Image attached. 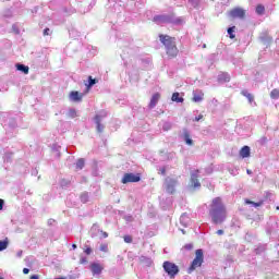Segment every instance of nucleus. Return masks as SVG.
I'll return each mask as SVG.
<instances>
[{
    "instance_id": "51",
    "label": "nucleus",
    "mask_w": 279,
    "mask_h": 279,
    "mask_svg": "<svg viewBox=\"0 0 279 279\" xmlns=\"http://www.w3.org/2000/svg\"><path fill=\"white\" fill-rule=\"evenodd\" d=\"M247 173L250 174V173H252V171H251V170H247Z\"/></svg>"
},
{
    "instance_id": "46",
    "label": "nucleus",
    "mask_w": 279,
    "mask_h": 279,
    "mask_svg": "<svg viewBox=\"0 0 279 279\" xmlns=\"http://www.w3.org/2000/svg\"><path fill=\"white\" fill-rule=\"evenodd\" d=\"M72 247H73V250H76V248H77V245L73 244Z\"/></svg>"
},
{
    "instance_id": "8",
    "label": "nucleus",
    "mask_w": 279,
    "mask_h": 279,
    "mask_svg": "<svg viewBox=\"0 0 279 279\" xmlns=\"http://www.w3.org/2000/svg\"><path fill=\"white\" fill-rule=\"evenodd\" d=\"M154 21L157 25H165L166 23H171V17L169 15H156Z\"/></svg>"
},
{
    "instance_id": "34",
    "label": "nucleus",
    "mask_w": 279,
    "mask_h": 279,
    "mask_svg": "<svg viewBox=\"0 0 279 279\" xmlns=\"http://www.w3.org/2000/svg\"><path fill=\"white\" fill-rule=\"evenodd\" d=\"M100 252H108V244H101Z\"/></svg>"
},
{
    "instance_id": "40",
    "label": "nucleus",
    "mask_w": 279,
    "mask_h": 279,
    "mask_svg": "<svg viewBox=\"0 0 279 279\" xmlns=\"http://www.w3.org/2000/svg\"><path fill=\"white\" fill-rule=\"evenodd\" d=\"M16 256H17V258H21V256H23V251H19V252L16 253Z\"/></svg>"
},
{
    "instance_id": "48",
    "label": "nucleus",
    "mask_w": 279,
    "mask_h": 279,
    "mask_svg": "<svg viewBox=\"0 0 279 279\" xmlns=\"http://www.w3.org/2000/svg\"><path fill=\"white\" fill-rule=\"evenodd\" d=\"M161 173L165 174V169H161Z\"/></svg>"
},
{
    "instance_id": "54",
    "label": "nucleus",
    "mask_w": 279,
    "mask_h": 279,
    "mask_svg": "<svg viewBox=\"0 0 279 279\" xmlns=\"http://www.w3.org/2000/svg\"><path fill=\"white\" fill-rule=\"evenodd\" d=\"M277 210H279V206L277 207Z\"/></svg>"
},
{
    "instance_id": "12",
    "label": "nucleus",
    "mask_w": 279,
    "mask_h": 279,
    "mask_svg": "<svg viewBox=\"0 0 279 279\" xmlns=\"http://www.w3.org/2000/svg\"><path fill=\"white\" fill-rule=\"evenodd\" d=\"M84 94H80L78 92L70 93V101H82Z\"/></svg>"
},
{
    "instance_id": "28",
    "label": "nucleus",
    "mask_w": 279,
    "mask_h": 279,
    "mask_svg": "<svg viewBox=\"0 0 279 279\" xmlns=\"http://www.w3.org/2000/svg\"><path fill=\"white\" fill-rule=\"evenodd\" d=\"M184 141L186 145H193V140H191V136H189V134L184 135Z\"/></svg>"
},
{
    "instance_id": "3",
    "label": "nucleus",
    "mask_w": 279,
    "mask_h": 279,
    "mask_svg": "<svg viewBox=\"0 0 279 279\" xmlns=\"http://www.w3.org/2000/svg\"><path fill=\"white\" fill-rule=\"evenodd\" d=\"M195 254H196V256H195L194 260L192 262L189 274H191V271H195V269H197V267H202V265L204 263V251L202 248H198V250H196Z\"/></svg>"
},
{
    "instance_id": "2",
    "label": "nucleus",
    "mask_w": 279,
    "mask_h": 279,
    "mask_svg": "<svg viewBox=\"0 0 279 279\" xmlns=\"http://www.w3.org/2000/svg\"><path fill=\"white\" fill-rule=\"evenodd\" d=\"M162 45H165L168 56L175 58L178 56V47H175V38H171L167 35L159 36Z\"/></svg>"
},
{
    "instance_id": "10",
    "label": "nucleus",
    "mask_w": 279,
    "mask_h": 279,
    "mask_svg": "<svg viewBox=\"0 0 279 279\" xmlns=\"http://www.w3.org/2000/svg\"><path fill=\"white\" fill-rule=\"evenodd\" d=\"M192 101H194L195 104H199V101H204V92H202V89L194 90Z\"/></svg>"
},
{
    "instance_id": "41",
    "label": "nucleus",
    "mask_w": 279,
    "mask_h": 279,
    "mask_svg": "<svg viewBox=\"0 0 279 279\" xmlns=\"http://www.w3.org/2000/svg\"><path fill=\"white\" fill-rule=\"evenodd\" d=\"M3 204H4L3 199H0V210H3Z\"/></svg>"
},
{
    "instance_id": "42",
    "label": "nucleus",
    "mask_w": 279,
    "mask_h": 279,
    "mask_svg": "<svg viewBox=\"0 0 279 279\" xmlns=\"http://www.w3.org/2000/svg\"><path fill=\"white\" fill-rule=\"evenodd\" d=\"M23 274H25V275L29 274V268H24Z\"/></svg>"
},
{
    "instance_id": "33",
    "label": "nucleus",
    "mask_w": 279,
    "mask_h": 279,
    "mask_svg": "<svg viewBox=\"0 0 279 279\" xmlns=\"http://www.w3.org/2000/svg\"><path fill=\"white\" fill-rule=\"evenodd\" d=\"M163 130H165L166 132L169 131V130H171V123L166 122V123L163 124Z\"/></svg>"
},
{
    "instance_id": "39",
    "label": "nucleus",
    "mask_w": 279,
    "mask_h": 279,
    "mask_svg": "<svg viewBox=\"0 0 279 279\" xmlns=\"http://www.w3.org/2000/svg\"><path fill=\"white\" fill-rule=\"evenodd\" d=\"M49 32H50V29H49V28H46V29L44 31V36H49Z\"/></svg>"
},
{
    "instance_id": "21",
    "label": "nucleus",
    "mask_w": 279,
    "mask_h": 279,
    "mask_svg": "<svg viewBox=\"0 0 279 279\" xmlns=\"http://www.w3.org/2000/svg\"><path fill=\"white\" fill-rule=\"evenodd\" d=\"M95 123L97 125V132H100V133L104 132L106 126L104 124H101V121L95 120Z\"/></svg>"
},
{
    "instance_id": "52",
    "label": "nucleus",
    "mask_w": 279,
    "mask_h": 279,
    "mask_svg": "<svg viewBox=\"0 0 279 279\" xmlns=\"http://www.w3.org/2000/svg\"><path fill=\"white\" fill-rule=\"evenodd\" d=\"M177 23H182V21L178 20V22H177Z\"/></svg>"
},
{
    "instance_id": "38",
    "label": "nucleus",
    "mask_w": 279,
    "mask_h": 279,
    "mask_svg": "<svg viewBox=\"0 0 279 279\" xmlns=\"http://www.w3.org/2000/svg\"><path fill=\"white\" fill-rule=\"evenodd\" d=\"M184 248H185V250H193V244H186V245L184 246Z\"/></svg>"
},
{
    "instance_id": "29",
    "label": "nucleus",
    "mask_w": 279,
    "mask_h": 279,
    "mask_svg": "<svg viewBox=\"0 0 279 279\" xmlns=\"http://www.w3.org/2000/svg\"><path fill=\"white\" fill-rule=\"evenodd\" d=\"M81 202H83V204H86V202H88V193H83L81 195Z\"/></svg>"
},
{
    "instance_id": "19",
    "label": "nucleus",
    "mask_w": 279,
    "mask_h": 279,
    "mask_svg": "<svg viewBox=\"0 0 279 279\" xmlns=\"http://www.w3.org/2000/svg\"><path fill=\"white\" fill-rule=\"evenodd\" d=\"M140 260H141V263H143L147 267H149L151 265V258H149V257L141 256Z\"/></svg>"
},
{
    "instance_id": "18",
    "label": "nucleus",
    "mask_w": 279,
    "mask_h": 279,
    "mask_svg": "<svg viewBox=\"0 0 279 279\" xmlns=\"http://www.w3.org/2000/svg\"><path fill=\"white\" fill-rule=\"evenodd\" d=\"M17 71H22L25 75L29 73V66L23 65V64H17L16 65Z\"/></svg>"
},
{
    "instance_id": "45",
    "label": "nucleus",
    "mask_w": 279,
    "mask_h": 279,
    "mask_svg": "<svg viewBox=\"0 0 279 279\" xmlns=\"http://www.w3.org/2000/svg\"><path fill=\"white\" fill-rule=\"evenodd\" d=\"M107 236H108V233L104 232V238L107 239Z\"/></svg>"
},
{
    "instance_id": "17",
    "label": "nucleus",
    "mask_w": 279,
    "mask_h": 279,
    "mask_svg": "<svg viewBox=\"0 0 279 279\" xmlns=\"http://www.w3.org/2000/svg\"><path fill=\"white\" fill-rule=\"evenodd\" d=\"M218 81L220 82H230V74L222 72L218 75Z\"/></svg>"
},
{
    "instance_id": "6",
    "label": "nucleus",
    "mask_w": 279,
    "mask_h": 279,
    "mask_svg": "<svg viewBox=\"0 0 279 279\" xmlns=\"http://www.w3.org/2000/svg\"><path fill=\"white\" fill-rule=\"evenodd\" d=\"M130 182H141V175L134 173H125L122 178V184H130Z\"/></svg>"
},
{
    "instance_id": "11",
    "label": "nucleus",
    "mask_w": 279,
    "mask_h": 279,
    "mask_svg": "<svg viewBox=\"0 0 279 279\" xmlns=\"http://www.w3.org/2000/svg\"><path fill=\"white\" fill-rule=\"evenodd\" d=\"M90 269H92V274L94 276H99V274H101V271H104V267L97 263L92 264Z\"/></svg>"
},
{
    "instance_id": "50",
    "label": "nucleus",
    "mask_w": 279,
    "mask_h": 279,
    "mask_svg": "<svg viewBox=\"0 0 279 279\" xmlns=\"http://www.w3.org/2000/svg\"><path fill=\"white\" fill-rule=\"evenodd\" d=\"M49 223H50V225L53 223V220H49Z\"/></svg>"
},
{
    "instance_id": "9",
    "label": "nucleus",
    "mask_w": 279,
    "mask_h": 279,
    "mask_svg": "<svg viewBox=\"0 0 279 279\" xmlns=\"http://www.w3.org/2000/svg\"><path fill=\"white\" fill-rule=\"evenodd\" d=\"M230 16L232 19H243L245 16V10L236 8L230 11Z\"/></svg>"
},
{
    "instance_id": "5",
    "label": "nucleus",
    "mask_w": 279,
    "mask_h": 279,
    "mask_svg": "<svg viewBox=\"0 0 279 279\" xmlns=\"http://www.w3.org/2000/svg\"><path fill=\"white\" fill-rule=\"evenodd\" d=\"M199 170H192L191 171V186L192 189H199L202 186V183H199Z\"/></svg>"
},
{
    "instance_id": "1",
    "label": "nucleus",
    "mask_w": 279,
    "mask_h": 279,
    "mask_svg": "<svg viewBox=\"0 0 279 279\" xmlns=\"http://www.w3.org/2000/svg\"><path fill=\"white\" fill-rule=\"evenodd\" d=\"M209 215L214 223H223V221H226V206H223L220 197H216L213 199Z\"/></svg>"
},
{
    "instance_id": "14",
    "label": "nucleus",
    "mask_w": 279,
    "mask_h": 279,
    "mask_svg": "<svg viewBox=\"0 0 279 279\" xmlns=\"http://www.w3.org/2000/svg\"><path fill=\"white\" fill-rule=\"evenodd\" d=\"M106 117H108V111L101 110L96 114L94 121H102V119H106Z\"/></svg>"
},
{
    "instance_id": "4",
    "label": "nucleus",
    "mask_w": 279,
    "mask_h": 279,
    "mask_svg": "<svg viewBox=\"0 0 279 279\" xmlns=\"http://www.w3.org/2000/svg\"><path fill=\"white\" fill-rule=\"evenodd\" d=\"M163 269L170 278H175L178 276L180 268H178V265L171 263V262H165L163 263Z\"/></svg>"
},
{
    "instance_id": "47",
    "label": "nucleus",
    "mask_w": 279,
    "mask_h": 279,
    "mask_svg": "<svg viewBox=\"0 0 279 279\" xmlns=\"http://www.w3.org/2000/svg\"><path fill=\"white\" fill-rule=\"evenodd\" d=\"M81 263H86V258H82V259H81Z\"/></svg>"
},
{
    "instance_id": "13",
    "label": "nucleus",
    "mask_w": 279,
    "mask_h": 279,
    "mask_svg": "<svg viewBox=\"0 0 279 279\" xmlns=\"http://www.w3.org/2000/svg\"><path fill=\"white\" fill-rule=\"evenodd\" d=\"M159 100H160V94H154L151 99H150L149 107L150 108H156V104H158Z\"/></svg>"
},
{
    "instance_id": "24",
    "label": "nucleus",
    "mask_w": 279,
    "mask_h": 279,
    "mask_svg": "<svg viewBox=\"0 0 279 279\" xmlns=\"http://www.w3.org/2000/svg\"><path fill=\"white\" fill-rule=\"evenodd\" d=\"M270 97H271L272 99H279V90H278V89H272V90L270 92Z\"/></svg>"
},
{
    "instance_id": "55",
    "label": "nucleus",
    "mask_w": 279,
    "mask_h": 279,
    "mask_svg": "<svg viewBox=\"0 0 279 279\" xmlns=\"http://www.w3.org/2000/svg\"><path fill=\"white\" fill-rule=\"evenodd\" d=\"M0 279H3V278L0 277Z\"/></svg>"
},
{
    "instance_id": "35",
    "label": "nucleus",
    "mask_w": 279,
    "mask_h": 279,
    "mask_svg": "<svg viewBox=\"0 0 279 279\" xmlns=\"http://www.w3.org/2000/svg\"><path fill=\"white\" fill-rule=\"evenodd\" d=\"M124 242H125V243H132V236L125 235V236H124Z\"/></svg>"
},
{
    "instance_id": "16",
    "label": "nucleus",
    "mask_w": 279,
    "mask_h": 279,
    "mask_svg": "<svg viewBox=\"0 0 279 279\" xmlns=\"http://www.w3.org/2000/svg\"><path fill=\"white\" fill-rule=\"evenodd\" d=\"M171 100L175 101V104H183L184 102V98L180 97V93H173Z\"/></svg>"
},
{
    "instance_id": "30",
    "label": "nucleus",
    "mask_w": 279,
    "mask_h": 279,
    "mask_svg": "<svg viewBox=\"0 0 279 279\" xmlns=\"http://www.w3.org/2000/svg\"><path fill=\"white\" fill-rule=\"evenodd\" d=\"M76 168L77 169H84V159H78L77 160Z\"/></svg>"
},
{
    "instance_id": "25",
    "label": "nucleus",
    "mask_w": 279,
    "mask_h": 279,
    "mask_svg": "<svg viewBox=\"0 0 279 279\" xmlns=\"http://www.w3.org/2000/svg\"><path fill=\"white\" fill-rule=\"evenodd\" d=\"M242 95H244V97H246L250 101V104H252V101H254V96H252V94L247 93V92H242Z\"/></svg>"
},
{
    "instance_id": "20",
    "label": "nucleus",
    "mask_w": 279,
    "mask_h": 279,
    "mask_svg": "<svg viewBox=\"0 0 279 279\" xmlns=\"http://www.w3.org/2000/svg\"><path fill=\"white\" fill-rule=\"evenodd\" d=\"M180 221L182 226H187L189 225V216L186 214H183L180 218Z\"/></svg>"
},
{
    "instance_id": "31",
    "label": "nucleus",
    "mask_w": 279,
    "mask_h": 279,
    "mask_svg": "<svg viewBox=\"0 0 279 279\" xmlns=\"http://www.w3.org/2000/svg\"><path fill=\"white\" fill-rule=\"evenodd\" d=\"M246 204H252L255 208H258V206H263V203H254L252 201H245Z\"/></svg>"
},
{
    "instance_id": "44",
    "label": "nucleus",
    "mask_w": 279,
    "mask_h": 279,
    "mask_svg": "<svg viewBox=\"0 0 279 279\" xmlns=\"http://www.w3.org/2000/svg\"><path fill=\"white\" fill-rule=\"evenodd\" d=\"M217 234H219V235L223 234V230H218Z\"/></svg>"
},
{
    "instance_id": "22",
    "label": "nucleus",
    "mask_w": 279,
    "mask_h": 279,
    "mask_svg": "<svg viewBox=\"0 0 279 279\" xmlns=\"http://www.w3.org/2000/svg\"><path fill=\"white\" fill-rule=\"evenodd\" d=\"M68 117L70 119H75V117H77V111L75 109H69Z\"/></svg>"
},
{
    "instance_id": "36",
    "label": "nucleus",
    "mask_w": 279,
    "mask_h": 279,
    "mask_svg": "<svg viewBox=\"0 0 279 279\" xmlns=\"http://www.w3.org/2000/svg\"><path fill=\"white\" fill-rule=\"evenodd\" d=\"M85 254H87V255L93 254V248H90V247L85 248Z\"/></svg>"
},
{
    "instance_id": "15",
    "label": "nucleus",
    "mask_w": 279,
    "mask_h": 279,
    "mask_svg": "<svg viewBox=\"0 0 279 279\" xmlns=\"http://www.w3.org/2000/svg\"><path fill=\"white\" fill-rule=\"evenodd\" d=\"M241 158H250V146H243L240 150Z\"/></svg>"
},
{
    "instance_id": "43",
    "label": "nucleus",
    "mask_w": 279,
    "mask_h": 279,
    "mask_svg": "<svg viewBox=\"0 0 279 279\" xmlns=\"http://www.w3.org/2000/svg\"><path fill=\"white\" fill-rule=\"evenodd\" d=\"M31 279H39L38 275H33Z\"/></svg>"
},
{
    "instance_id": "32",
    "label": "nucleus",
    "mask_w": 279,
    "mask_h": 279,
    "mask_svg": "<svg viewBox=\"0 0 279 279\" xmlns=\"http://www.w3.org/2000/svg\"><path fill=\"white\" fill-rule=\"evenodd\" d=\"M228 34H229L230 38H234V26L228 28Z\"/></svg>"
},
{
    "instance_id": "37",
    "label": "nucleus",
    "mask_w": 279,
    "mask_h": 279,
    "mask_svg": "<svg viewBox=\"0 0 279 279\" xmlns=\"http://www.w3.org/2000/svg\"><path fill=\"white\" fill-rule=\"evenodd\" d=\"M202 119H204V116L199 114L198 117H196V118L194 119V121H202Z\"/></svg>"
},
{
    "instance_id": "26",
    "label": "nucleus",
    "mask_w": 279,
    "mask_h": 279,
    "mask_svg": "<svg viewBox=\"0 0 279 279\" xmlns=\"http://www.w3.org/2000/svg\"><path fill=\"white\" fill-rule=\"evenodd\" d=\"M95 84H97V81L93 76H89V83L86 84L87 88L95 86Z\"/></svg>"
},
{
    "instance_id": "23",
    "label": "nucleus",
    "mask_w": 279,
    "mask_h": 279,
    "mask_svg": "<svg viewBox=\"0 0 279 279\" xmlns=\"http://www.w3.org/2000/svg\"><path fill=\"white\" fill-rule=\"evenodd\" d=\"M8 239L0 241V252H3V250H8Z\"/></svg>"
},
{
    "instance_id": "7",
    "label": "nucleus",
    "mask_w": 279,
    "mask_h": 279,
    "mask_svg": "<svg viewBox=\"0 0 279 279\" xmlns=\"http://www.w3.org/2000/svg\"><path fill=\"white\" fill-rule=\"evenodd\" d=\"M175 184H178V182L174 179L168 178L166 179V191L167 193L173 194L175 192Z\"/></svg>"
},
{
    "instance_id": "49",
    "label": "nucleus",
    "mask_w": 279,
    "mask_h": 279,
    "mask_svg": "<svg viewBox=\"0 0 279 279\" xmlns=\"http://www.w3.org/2000/svg\"><path fill=\"white\" fill-rule=\"evenodd\" d=\"M260 39L265 41V37L262 36Z\"/></svg>"
},
{
    "instance_id": "53",
    "label": "nucleus",
    "mask_w": 279,
    "mask_h": 279,
    "mask_svg": "<svg viewBox=\"0 0 279 279\" xmlns=\"http://www.w3.org/2000/svg\"><path fill=\"white\" fill-rule=\"evenodd\" d=\"M56 279H64V278L61 277V278H56Z\"/></svg>"
},
{
    "instance_id": "27",
    "label": "nucleus",
    "mask_w": 279,
    "mask_h": 279,
    "mask_svg": "<svg viewBox=\"0 0 279 279\" xmlns=\"http://www.w3.org/2000/svg\"><path fill=\"white\" fill-rule=\"evenodd\" d=\"M265 12V7H263L262 4L256 7V13L257 14H263Z\"/></svg>"
}]
</instances>
